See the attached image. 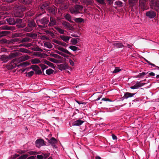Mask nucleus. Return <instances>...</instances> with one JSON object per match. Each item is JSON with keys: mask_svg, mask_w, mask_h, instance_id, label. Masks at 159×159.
Masks as SVG:
<instances>
[{"mask_svg": "<svg viewBox=\"0 0 159 159\" xmlns=\"http://www.w3.org/2000/svg\"><path fill=\"white\" fill-rule=\"evenodd\" d=\"M44 140L42 139H38L35 142V144L36 146L39 147L43 145H46L44 143Z\"/></svg>", "mask_w": 159, "mask_h": 159, "instance_id": "9d476101", "label": "nucleus"}, {"mask_svg": "<svg viewBox=\"0 0 159 159\" xmlns=\"http://www.w3.org/2000/svg\"><path fill=\"white\" fill-rule=\"evenodd\" d=\"M69 48L71 50L75 51L79 49L78 47L74 46H70L69 47Z\"/></svg>", "mask_w": 159, "mask_h": 159, "instance_id": "de8ad7c7", "label": "nucleus"}, {"mask_svg": "<svg viewBox=\"0 0 159 159\" xmlns=\"http://www.w3.org/2000/svg\"><path fill=\"white\" fill-rule=\"evenodd\" d=\"M49 7V3L47 2H43L41 3L38 7L39 9V11H42V13L39 14V16L42 15L46 12V11H47V10Z\"/></svg>", "mask_w": 159, "mask_h": 159, "instance_id": "20e7f679", "label": "nucleus"}, {"mask_svg": "<svg viewBox=\"0 0 159 159\" xmlns=\"http://www.w3.org/2000/svg\"><path fill=\"white\" fill-rule=\"evenodd\" d=\"M28 156L27 154H24L21 156L20 157L18 158L17 159H25Z\"/></svg>", "mask_w": 159, "mask_h": 159, "instance_id": "603ef678", "label": "nucleus"}, {"mask_svg": "<svg viewBox=\"0 0 159 159\" xmlns=\"http://www.w3.org/2000/svg\"><path fill=\"white\" fill-rule=\"evenodd\" d=\"M57 66L58 68L61 70H66V69H68L69 67L68 65L66 63L64 64L58 65Z\"/></svg>", "mask_w": 159, "mask_h": 159, "instance_id": "ddd939ff", "label": "nucleus"}, {"mask_svg": "<svg viewBox=\"0 0 159 159\" xmlns=\"http://www.w3.org/2000/svg\"><path fill=\"white\" fill-rule=\"evenodd\" d=\"M75 21L77 23H81L84 21V20L82 18H75Z\"/></svg>", "mask_w": 159, "mask_h": 159, "instance_id": "79ce46f5", "label": "nucleus"}, {"mask_svg": "<svg viewBox=\"0 0 159 159\" xmlns=\"http://www.w3.org/2000/svg\"><path fill=\"white\" fill-rule=\"evenodd\" d=\"M16 26L19 28H22L25 27V24H22V23L21 24L17 25Z\"/></svg>", "mask_w": 159, "mask_h": 159, "instance_id": "6e6d98bb", "label": "nucleus"}, {"mask_svg": "<svg viewBox=\"0 0 159 159\" xmlns=\"http://www.w3.org/2000/svg\"><path fill=\"white\" fill-rule=\"evenodd\" d=\"M8 23L11 25H15V18L13 17H8L6 19Z\"/></svg>", "mask_w": 159, "mask_h": 159, "instance_id": "f8f14e48", "label": "nucleus"}, {"mask_svg": "<svg viewBox=\"0 0 159 159\" xmlns=\"http://www.w3.org/2000/svg\"><path fill=\"white\" fill-rule=\"evenodd\" d=\"M135 94V93H131L129 92H126L123 97L124 98L127 99L129 98L133 97Z\"/></svg>", "mask_w": 159, "mask_h": 159, "instance_id": "6ab92c4d", "label": "nucleus"}, {"mask_svg": "<svg viewBox=\"0 0 159 159\" xmlns=\"http://www.w3.org/2000/svg\"><path fill=\"white\" fill-rule=\"evenodd\" d=\"M31 63L33 64H38L40 62V61L38 58H34L31 60Z\"/></svg>", "mask_w": 159, "mask_h": 159, "instance_id": "473e14b6", "label": "nucleus"}, {"mask_svg": "<svg viewBox=\"0 0 159 159\" xmlns=\"http://www.w3.org/2000/svg\"><path fill=\"white\" fill-rule=\"evenodd\" d=\"M71 42L72 43V44L73 45H75L77 43V40L76 39H73L71 40Z\"/></svg>", "mask_w": 159, "mask_h": 159, "instance_id": "052dcab7", "label": "nucleus"}, {"mask_svg": "<svg viewBox=\"0 0 159 159\" xmlns=\"http://www.w3.org/2000/svg\"><path fill=\"white\" fill-rule=\"evenodd\" d=\"M19 51L20 52H26V53H28V50L27 49H25L23 48H21L20 49Z\"/></svg>", "mask_w": 159, "mask_h": 159, "instance_id": "5fc2aeb1", "label": "nucleus"}, {"mask_svg": "<svg viewBox=\"0 0 159 159\" xmlns=\"http://www.w3.org/2000/svg\"><path fill=\"white\" fill-rule=\"evenodd\" d=\"M55 29L58 31L59 33L63 34H65L64 33V32H66V31L65 30L62 29L58 27H55Z\"/></svg>", "mask_w": 159, "mask_h": 159, "instance_id": "c756f323", "label": "nucleus"}, {"mask_svg": "<svg viewBox=\"0 0 159 159\" xmlns=\"http://www.w3.org/2000/svg\"><path fill=\"white\" fill-rule=\"evenodd\" d=\"M30 63L28 62H24L21 63L19 65V66L25 67L29 65Z\"/></svg>", "mask_w": 159, "mask_h": 159, "instance_id": "a18cd8bd", "label": "nucleus"}, {"mask_svg": "<svg viewBox=\"0 0 159 159\" xmlns=\"http://www.w3.org/2000/svg\"><path fill=\"white\" fill-rule=\"evenodd\" d=\"M56 21L55 19L52 17L50 18V22L49 23L48 25L50 26H52L56 25Z\"/></svg>", "mask_w": 159, "mask_h": 159, "instance_id": "4be33fe9", "label": "nucleus"}, {"mask_svg": "<svg viewBox=\"0 0 159 159\" xmlns=\"http://www.w3.org/2000/svg\"><path fill=\"white\" fill-rule=\"evenodd\" d=\"M56 7H48L47 10L48 12L51 14L52 15H55L57 12V10H56Z\"/></svg>", "mask_w": 159, "mask_h": 159, "instance_id": "f3484780", "label": "nucleus"}, {"mask_svg": "<svg viewBox=\"0 0 159 159\" xmlns=\"http://www.w3.org/2000/svg\"><path fill=\"white\" fill-rule=\"evenodd\" d=\"M98 3L102 5H105L106 2L105 0H95Z\"/></svg>", "mask_w": 159, "mask_h": 159, "instance_id": "37998d69", "label": "nucleus"}, {"mask_svg": "<svg viewBox=\"0 0 159 159\" xmlns=\"http://www.w3.org/2000/svg\"><path fill=\"white\" fill-rule=\"evenodd\" d=\"M52 41L57 44H59L60 43V41L57 40V39H54L52 40Z\"/></svg>", "mask_w": 159, "mask_h": 159, "instance_id": "338daca9", "label": "nucleus"}, {"mask_svg": "<svg viewBox=\"0 0 159 159\" xmlns=\"http://www.w3.org/2000/svg\"><path fill=\"white\" fill-rule=\"evenodd\" d=\"M151 8L157 12H159V1L154 2L153 0L150 1Z\"/></svg>", "mask_w": 159, "mask_h": 159, "instance_id": "39448f33", "label": "nucleus"}, {"mask_svg": "<svg viewBox=\"0 0 159 159\" xmlns=\"http://www.w3.org/2000/svg\"><path fill=\"white\" fill-rule=\"evenodd\" d=\"M13 15L15 17L23 18L24 12L27 10V8L23 5H16L13 7Z\"/></svg>", "mask_w": 159, "mask_h": 159, "instance_id": "f257e3e1", "label": "nucleus"}, {"mask_svg": "<svg viewBox=\"0 0 159 159\" xmlns=\"http://www.w3.org/2000/svg\"><path fill=\"white\" fill-rule=\"evenodd\" d=\"M60 38L63 41L68 43L69 39L71 37H69L66 35H61L60 36Z\"/></svg>", "mask_w": 159, "mask_h": 159, "instance_id": "aec40b11", "label": "nucleus"}, {"mask_svg": "<svg viewBox=\"0 0 159 159\" xmlns=\"http://www.w3.org/2000/svg\"><path fill=\"white\" fill-rule=\"evenodd\" d=\"M102 100L104 101H108V102H112V101L110 100V99H109L108 98H102Z\"/></svg>", "mask_w": 159, "mask_h": 159, "instance_id": "680f3d73", "label": "nucleus"}, {"mask_svg": "<svg viewBox=\"0 0 159 159\" xmlns=\"http://www.w3.org/2000/svg\"><path fill=\"white\" fill-rule=\"evenodd\" d=\"M143 81V80H141L140 82L137 81L136 82V84H135V85L136 86V89H138V88L140 87H141L143 86L144 85L145 83H141Z\"/></svg>", "mask_w": 159, "mask_h": 159, "instance_id": "5701e85b", "label": "nucleus"}, {"mask_svg": "<svg viewBox=\"0 0 159 159\" xmlns=\"http://www.w3.org/2000/svg\"><path fill=\"white\" fill-rule=\"evenodd\" d=\"M121 70L119 67H116L114 70L113 71V73H116L119 72Z\"/></svg>", "mask_w": 159, "mask_h": 159, "instance_id": "13d9d810", "label": "nucleus"}, {"mask_svg": "<svg viewBox=\"0 0 159 159\" xmlns=\"http://www.w3.org/2000/svg\"><path fill=\"white\" fill-rule=\"evenodd\" d=\"M85 2L89 5L93 4V0H85Z\"/></svg>", "mask_w": 159, "mask_h": 159, "instance_id": "4d7b16f0", "label": "nucleus"}, {"mask_svg": "<svg viewBox=\"0 0 159 159\" xmlns=\"http://www.w3.org/2000/svg\"><path fill=\"white\" fill-rule=\"evenodd\" d=\"M43 62L52 68H54V64L46 60H44Z\"/></svg>", "mask_w": 159, "mask_h": 159, "instance_id": "a878e982", "label": "nucleus"}, {"mask_svg": "<svg viewBox=\"0 0 159 159\" xmlns=\"http://www.w3.org/2000/svg\"><path fill=\"white\" fill-rule=\"evenodd\" d=\"M54 72V70L52 69H49L46 70V72L47 74L50 75L52 74Z\"/></svg>", "mask_w": 159, "mask_h": 159, "instance_id": "a19ab883", "label": "nucleus"}, {"mask_svg": "<svg viewBox=\"0 0 159 159\" xmlns=\"http://www.w3.org/2000/svg\"><path fill=\"white\" fill-rule=\"evenodd\" d=\"M35 74H36L39 75L41 74L42 73V71L40 69V68H39L38 69L37 71H35Z\"/></svg>", "mask_w": 159, "mask_h": 159, "instance_id": "0e129e2a", "label": "nucleus"}, {"mask_svg": "<svg viewBox=\"0 0 159 159\" xmlns=\"http://www.w3.org/2000/svg\"><path fill=\"white\" fill-rule=\"evenodd\" d=\"M31 41V39L28 37H25L21 39L20 42L22 43L25 42H30Z\"/></svg>", "mask_w": 159, "mask_h": 159, "instance_id": "2f4dec72", "label": "nucleus"}, {"mask_svg": "<svg viewBox=\"0 0 159 159\" xmlns=\"http://www.w3.org/2000/svg\"><path fill=\"white\" fill-rule=\"evenodd\" d=\"M20 1L22 3L26 5H30L32 2V0H20Z\"/></svg>", "mask_w": 159, "mask_h": 159, "instance_id": "bb28decb", "label": "nucleus"}, {"mask_svg": "<svg viewBox=\"0 0 159 159\" xmlns=\"http://www.w3.org/2000/svg\"><path fill=\"white\" fill-rule=\"evenodd\" d=\"M34 14V12L33 10L29 11L26 13V15L27 16H33Z\"/></svg>", "mask_w": 159, "mask_h": 159, "instance_id": "f704fd0d", "label": "nucleus"}, {"mask_svg": "<svg viewBox=\"0 0 159 159\" xmlns=\"http://www.w3.org/2000/svg\"><path fill=\"white\" fill-rule=\"evenodd\" d=\"M58 49L59 50L61 51L62 52H63L65 53H66L67 54H68L69 55H72V54H71V53L70 52H69L66 49H65L64 48H63L60 47H59L58 48Z\"/></svg>", "mask_w": 159, "mask_h": 159, "instance_id": "cd10ccee", "label": "nucleus"}, {"mask_svg": "<svg viewBox=\"0 0 159 159\" xmlns=\"http://www.w3.org/2000/svg\"><path fill=\"white\" fill-rule=\"evenodd\" d=\"M38 159H44V157L42 154L40 155H38L37 156Z\"/></svg>", "mask_w": 159, "mask_h": 159, "instance_id": "69168bd1", "label": "nucleus"}, {"mask_svg": "<svg viewBox=\"0 0 159 159\" xmlns=\"http://www.w3.org/2000/svg\"><path fill=\"white\" fill-rule=\"evenodd\" d=\"M39 65L41 68V69L43 70L44 69L47 68L48 67L47 66L42 64H39Z\"/></svg>", "mask_w": 159, "mask_h": 159, "instance_id": "3c124183", "label": "nucleus"}, {"mask_svg": "<svg viewBox=\"0 0 159 159\" xmlns=\"http://www.w3.org/2000/svg\"><path fill=\"white\" fill-rule=\"evenodd\" d=\"M48 142L52 145L53 147L56 148V146L55 144L57 142V139L54 137L52 138L50 140L47 139Z\"/></svg>", "mask_w": 159, "mask_h": 159, "instance_id": "9b49d317", "label": "nucleus"}, {"mask_svg": "<svg viewBox=\"0 0 159 159\" xmlns=\"http://www.w3.org/2000/svg\"><path fill=\"white\" fill-rule=\"evenodd\" d=\"M19 41V39L18 38H14L10 40V43H13L16 42H18Z\"/></svg>", "mask_w": 159, "mask_h": 159, "instance_id": "8fccbe9b", "label": "nucleus"}, {"mask_svg": "<svg viewBox=\"0 0 159 159\" xmlns=\"http://www.w3.org/2000/svg\"><path fill=\"white\" fill-rule=\"evenodd\" d=\"M83 8L82 6L80 5H75L74 7H70L69 9L70 12L72 14H76L80 13Z\"/></svg>", "mask_w": 159, "mask_h": 159, "instance_id": "7ed1b4c3", "label": "nucleus"}, {"mask_svg": "<svg viewBox=\"0 0 159 159\" xmlns=\"http://www.w3.org/2000/svg\"><path fill=\"white\" fill-rule=\"evenodd\" d=\"M84 122V121L80 119L77 120L72 123V125L73 126H80Z\"/></svg>", "mask_w": 159, "mask_h": 159, "instance_id": "2eb2a0df", "label": "nucleus"}, {"mask_svg": "<svg viewBox=\"0 0 159 159\" xmlns=\"http://www.w3.org/2000/svg\"><path fill=\"white\" fill-rule=\"evenodd\" d=\"M40 68L37 65H32L31 66L30 68L33 69V70L35 71Z\"/></svg>", "mask_w": 159, "mask_h": 159, "instance_id": "ea45409f", "label": "nucleus"}, {"mask_svg": "<svg viewBox=\"0 0 159 159\" xmlns=\"http://www.w3.org/2000/svg\"><path fill=\"white\" fill-rule=\"evenodd\" d=\"M129 2L130 5L133 7L137 4L138 0H129Z\"/></svg>", "mask_w": 159, "mask_h": 159, "instance_id": "393cba45", "label": "nucleus"}, {"mask_svg": "<svg viewBox=\"0 0 159 159\" xmlns=\"http://www.w3.org/2000/svg\"><path fill=\"white\" fill-rule=\"evenodd\" d=\"M59 45H61L63 46L66 47L68 46V45L66 43L63 42H61L60 41V43L59 44Z\"/></svg>", "mask_w": 159, "mask_h": 159, "instance_id": "bf43d9fd", "label": "nucleus"}, {"mask_svg": "<svg viewBox=\"0 0 159 159\" xmlns=\"http://www.w3.org/2000/svg\"><path fill=\"white\" fill-rule=\"evenodd\" d=\"M66 20L70 22H72L71 20V16L69 14H66L65 16Z\"/></svg>", "mask_w": 159, "mask_h": 159, "instance_id": "c9c22d12", "label": "nucleus"}, {"mask_svg": "<svg viewBox=\"0 0 159 159\" xmlns=\"http://www.w3.org/2000/svg\"><path fill=\"white\" fill-rule=\"evenodd\" d=\"M112 44L114 46V48H121L124 47L122 43L118 41L113 42Z\"/></svg>", "mask_w": 159, "mask_h": 159, "instance_id": "4468645a", "label": "nucleus"}, {"mask_svg": "<svg viewBox=\"0 0 159 159\" xmlns=\"http://www.w3.org/2000/svg\"><path fill=\"white\" fill-rule=\"evenodd\" d=\"M0 43H10V40H7L5 39H3L0 40Z\"/></svg>", "mask_w": 159, "mask_h": 159, "instance_id": "72a5a7b5", "label": "nucleus"}, {"mask_svg": "<svg viewBox=\"0 0 159 159\" xmlns=\"http://www.w3.org/2000/svg\"><path fill=\"white\" fill-rule=\"evenodd\" d=\"M44 45L45 47L49 48H51L52 47V45L50 43H45Z\"/></svg>", "mask_w": 159, "mask_h": 159, "instance_id": "4c0bfd02", "label": "nucleus"}, {"mask_svg": "<svg viewBox=\"0 0 159 159\" xmlns=\"http://www.w3.org/2000/svg\"><path fill=\"white\" fill-rule=\"evenodd\" d=\"M37 25L34 19H29L28 20L27 26L24 29V30L26 32H30L36 29Z\"/></svg>", "mask_w": 159, "mask_h": 159, "instance_id": "f03ea898", "label": "nucleus"}, {"mask_svg": "<svg viewBox=\"0 0 159 159\" xmlns=\"http://www.w3.org/2000/svg\"><path fill=\"white\" fill-rule=\"evenodd\" d=\"M43 156L44 157V159L46 158L47 157H48L50 155V153H42V154Z\"/></svg>", "mask_w": 159, "mask_h": 159, "instance_id": "864d4df0", "label": "nucleus"}, {"mask_svg": "<svg viewBox=\"0 0 159 159\" xmlns=\"http://www.w3.org/2000/svg\"><path fill=\"white\" fill-rule=\"evenodd\" d=\"M48 18L46 17H44L40 19L39 20L40 23L44 25L47 24L49 22Z\"/></svg>", "mask_w": 159, "mask_h": 159, "instance_id": "a211bd4d", "label": "nucleus"}, {"mask_svg": "<svg viewBox=\"0 0 159 159\" xmlns=\"http://www.w3.org/2000/svg\"><path fill=\"white\" fill-rule=\"evenodd\" d=\"M122 2L120 1H116L115 2V5H117L119 7H120L122 6Z\"/></svg>", "mask_w": 159, "mask_h": 159, "instance_id": "49530a36", "label": "nucleus"}, {"mask_svg": "<svg viewBox=\"0 0 159 159\" xmlns=\"http://www.w3.org/2000/svg\"><path fill=\"white\" fill-rule=\"evenodd\" d=\"M11 32L7 31H4L0 32V38L7 36V35L10 34Z\"/></svg>", "mask_w": 159, "mask_h": 159, "instance_id": "412c9836", "label": "nucleus"}, {"mask_svg": "<svg viewBox=\"0 0 159 159\" xmlns=\"http://www.w3.org/2000/svg\"><path fill=\"white\" fill-rule=\"evenodd\" d=\"M22 19L19 18H15V25H19L22 23Z\"/></svg>", "mask_w": 159, "mask_h": 159, "instance_id": "7c9ffc66", "label": "nucleus"}, {"mask_svg": "<svg viewBox=\"0 0 159 159\" xmlns=\"http://www.w3.org/2000/svg\"><path fill=\"white\" fill-rule=\"evenodd\" d=\"M47 59L54 63H57L58 62V60H56L53 58L48 57L47 58Z\"/></svg>", "mask_w": 159, "mask_h": 159, "instance_id": "58836bf2", "label": "nucleus"}, {"mask_svg": "<svg viewBox=\"0 0 159 159\" xmlns=\"http://www.w3.org/2000/svg\"><path fill=\"white\" fill-rule=\"evenodd\" d=\"M146 15L149 18H153L156 16V13L153 11L150 10L146 12Z\"/></svg>", "mask_w": 159, "mask_h": 159, "instance_id": "0eeeda50", "label": "nucleus"}, {"mask_svg": "<svg viewBox=\"0 0 159 159\" xmlns=\"http://www.w3.org/2000/svg\"><path fill=\"white\" fill-rule=\"evenodd\" d=\"M3 30H15V27L12 26H9L7 25H5L1 26L0 27Z\"/></svg>", "mask_w": 159, "mask_h": 159, "instance_id": "dca6fc26", "label": "nucleus"}, {"mask_svg": "<svg viewBox=\"0 0 159 159\" xmlns=\"http://www.w3.org/2000/svg\"><path fill=\"white\" fill-rule=\"evenodd\" d=\"M32 45H33L31 43H28L27 44L24 43L21 44L20 45V46H24L27 48H29L31 47Z\"/></svg>", "mask_w": 159, "mask_h": 159, "instance_id": "e433bc0d", "label": "nucleus"}, {"mask_svg": "<svg viewBox=\"0 0 159 159\" xmlns=\"http://www.w3.org/2000/svg\"><path fill=\"white\" fill-rule=\"evenodd\" d=\"M51 56L54 58H57L59 59H61L62 57L60 56L55 54H51Z\"/></svg>", "mask_w": 159, "mask_h": 159, "instance_id": "09e8293b", "label": "nucleus"}, {"mask_svg": "<svg viewBox=\"0 0 159 159\" xmlns=\"http://www.w3.org/2000/svg\"><path fill=\"white\" fill-rule=\"evenodd\" d=\"M62 24L65 27V28L67 29H69L71 30L74 29L73 26L71 25L70 24L66 21H63L62 23Z\"/></svg>", "mask_w": 159, "mask_h": 159, "instance_id": "1a4fd4ad", "label": "nucleus"}, {"mask_svg": "<svg viewBox=\"0 0 159 159\" xmlns=\"http://www.w3.org/2000/svg\"><path fill=\"white\" fill-rule=\"evenodd\" d=\"M147 1L144 0H139V6L143 11L147 9L146 4Z\"/></svg>", "mask_w": 159, "mask_h": 159, "instance_id": "6e6552de", "label": "nucleus"}, {"mask_svg": "<svg viewBox=\"0 0 159 159\" xmlns=\"http://www.w3.org/2000/svg\"><path fill=\"white\" fill-rule=\"evenodd\" d=\"M148 73H145L144 72H142V73H139V74L135 76L134 77L135 78H142L145 75H146Z\"/></svg>", "mask_w": 159, "mask_h": 159, "instance_id": "c85d7f7f", "label": "nucleus"}, {"mask_svg": "<svg viewBox=\"0 0 159 159\" xmlns=\"http://www.w3.org/2000/svg\"><path fill=\"white\" fill-rule=\"evenodd\" d=\"M30 58V56L28 55L23 56L19 58V60L22 61H24L29 59Z\"/></svg>", "mask_w": 159, "mask_h": 159, "instance_id": "b1692460", "label": "nucleus"}, {"mask_svg": "<svg viewBox=\"0 0 159 159\" xmlns=\"http://www.w3.org/2000/svg\"><path fill=\"white\" fill-rule=\"evenodd\" d=\"M34 73V72L33 71H31L27 73V74H28L29 77H30L33 75Z\"/></svg>", "mask_w": 159, "mask_h": 159, "instance_id": "e2e57ef3", "label": "nucleus"}, {"mask_svg": "<svg viewBox=\"0 0 159 159\" xmlns=\"http://www.w3.org/2000/svg\"><path fill=\"white\" fill-rule=\"evenodd\" d=\"M34 55L38 57L41 56L42 55L41 53L39 52L35 53Z\"/></svg>", "mask_w": 159, "mask_h": 159, "instance_id": "774afa93", "label": "nucleus"}, {"mask_svg": "<svg viewBox=\"0 0 159 159\" xmlns=\"http://www.w3.org/2000/svg\"><path fill=\"white\" fill-rule=\"evenodd\" d=\"M16 53H11L9 56L2 55L1 57L2 60L5 62H7L8 60L11 59L17 56Z\"/></svg>", "mask_w": 159, "mask_h": 159, "instance_id": "423d86ee", "label": "nucleus"}, {"mask_svg": "<svg viewBox=\"0 0 159 159\" xmlns=\"http://www.w3.org/2000/svg\"><path fill=\"white\" fill-rule=\"evenodd\" d=\"M32 50L35 51H40L42 52L43 50L39 48L38 46L36 47H34L32 48Z\"/></svg>", "mask_w": 159, "mask_h": 159, "instance_id": "c03bdc74", "label": "nucleus"}]
</instances>
